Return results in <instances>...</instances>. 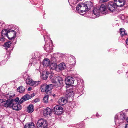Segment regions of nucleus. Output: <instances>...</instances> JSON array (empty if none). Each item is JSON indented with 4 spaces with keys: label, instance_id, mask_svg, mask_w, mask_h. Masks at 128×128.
I'll return each mask as SVG.
<instances>
[{
    "label": "nucleus",
    "instance_id": "obj_36",
    "mask_svg": "<svg viewBox=\"0 0 128 128\" xmlns=\"http://www.w3.org/2000/svg\"><path fill=\"white\" fill-rule=\"evenodd\" d=\"M109 0H100V2L101 3L105 2L108 1Z\"/></svg>",
    "mask_w": 128,
    "mask_h": 128
},
{
    "label": "nucleus",
    "instance_id": "obj_25",
    "mask_svg": "<svg viewBox=\"0 0 128 128\" xmlns=\"http://www.w3.org/2000/svg\"><path fill=\"white\" fill-rule=\"evenodd\" d=\"M12 43V42L10 41L6 42L4 43V46L6 47V48L7 49L8 48L10 47Z\"/></svg>",
    "mask_w": 128,
    "mask_h": 128
},
{
    "label": "nucleus",
    "instance_id": "obj_26",
    "mask_svg": "<svg viewBox=\"0 0 128 128\" xmlns=\"http://www.w3.org/2000/svg\"><path fill=\"white\" fill-rule=\"evenodd\" d=\"M54 86V84H51L48 85H47L46 84V87L47 92H48V91L52 89L53 88Z\"/></svg>",
    "mask_w": 128,
    "mask_h": 128
},
{
    "label": "nucleus",
    "instance_id": "obj_35",
    "mask_svg": "<svg viewBox=\"0 0 128 128\" xmlns=\"http://www.w3.org/2000/svg\"><path fill=\"white\" fill-rule=\"evenodd\" d=\"M39 99L38 98H36L34 100V101L36 103L39 102Z\"/></svg>",
    "mask_w": 128,
    "mask_h": 128
},
{
    "label": "nucleus",
    "instance_id": "obj_20",
    "mask_svg": "<svg viewBox=\"0 0 128 128\" xmlns=\"http://www.w3.org/2000/svg\"><path fill=\"white\" fill-rule=\"evenodd\" d=\"M85 4L86 5V6L87 7V9L88 10L89 8H90L93 6L92 3L90 1H87L85 2Z\"/></svg>",
    "mask_w": 128,
    "mask_h": 128
},
{
    "label": "nucleus",
    "instance_id": "obj_27",
    "mask_svg": "<svg viewBox=\"0 0 128 128\" xmlns=\"http://www.w3.org/2000/svg\"><path fill=\"white\" fill-rule=\"evenodd\" d=\"M27 112L30 113L32 112V104L30 105L27 108Z\"/></svg>",
    "mask_w": 128,
    "mask_h": 128
},
{
    "label": "nucleus",
    "instance_id": "obj_11",
    "mask_svg": "<svg viewBox=\"0 0 128 128\" xmlns=\"http://www.w3.org/2000/svg\"><path fill=\"white\" fill-rule=\"evenodd\" d=\"M18 102H13V104L12 105V108L13 110H20L22 107L20 104H18Z\"/></svg>",
    "mask_w": 128,
    "mask_h": 128
},
{
    "label": "nucleus",
    "instance_id": "obj_4",
    "mask_svg": "<svg viewBox=\"0 0 128 128\" xmlns=\"http://www.w3.org/2000/svg\"><path fill=\"white\" fill-rule=\"evenodd\" d=\"M36 125L38 128H46L48 126V123L46 120L41 118L38 121Z\"/></svg>",
    "mask_w": 128,
    "mask_h": 128
},
{
    "label": "nucleus",
    "instance_id": "obj_8",
    "mask_svg": "<svg viewBox=\"0 0 128 128\" xmlns=\"http://www.w3.org/2000/svg\"><path fill=\"white\" fill-rule=\"evenodd\" d=\"M65 81L66 85L71 86L72 85L74 84V79L72 77L68 76L65 78Z\"/></svg>",
    "mask_w": 128,
    "mask_h": 128
},
{
    "label": "nucleus",
    "instance_id": "obj_46",
    "mask_svg": "<svg viewBox=\"0 0 128 128\" xmlns=\"http://www.w3.org/2000/svg\"><path fill=\"white\" fill-rule=\"evenodd\" d=\"M36 58V57H34V58Z\"/></svg>",
    "mask_w": 128,
    "mask_h": 128
},
{
    "label": "nucleus",
    "instance_id": "obj_16",
    "mask_svg": "<svg viewBox=\"0 0 128 128\" xmlns=\"http://www.w3.org/2000/svg\"><path fill=\"white\" fill-rule=\"evenodd\" d=\"M66 94L67 97H69L72 96H73L74 92L71 89L67 90H66Z\"/></svg>",
    "mask_w": 128,
    "mask_h": 128
},
{
    "label": "nucleus",
    "instance_id": "obj_38",
    "mask_svg": "<svg viewBox=\"0 0 128 128\" xmlns=\"http://www.w3.org/2000/svg\"><path fill=\"white\" fill-rule=\"evenodd\" d=\"M32 89V88L31 87H30V88H29L28 89V91H30Z\"/></svg>",
    "mask_w": 128,
    "mask_h": 128
},
{
    "label": "nucleus",
    "instance_id": "obj_32",
    "mask_svg": "<svg viewBox=\"0 0 128 128\" xmlns=\"http://www.w3.org/2000/svg\"><path fill=\"white\" fill-rule=\"evenodd\" d=\"M48 72H47L46 73V74H43L42 75V77L43 79L44 80H46L48 78Z\"/></svg>",
    "mask_w": 128,
    "mask_h": 128
},
{
    "label": "nucleus",
    "instance_id": "obj_41",
    "mask_svg": "<svg viewBox=\"0 0 128 128\" xmlns=\"http://www.w3.org/2000/svg\"><path fill=\"white\" fill-rule=\"evenodd\" d=\"M118 120L117 119H115V122H117Z\"/></svg>",
    "mask_w": 128,
    "mask_h": 128
},
{
    "label": "nucleus",
    "instance_id": "obj_42",
    "mask_svg": "<svg viewBox=\"0 0 128 128\" xmlns=\"http://www.w3.org/2000/svg\"><path fill=\"white\" fill-rule=\"evenodd\" d=\"M126 120H127V122H128V117L127 118Z\"/></svg>",
    "mask_w": 128,
    "mask_h": 128
},
{
    "label": "nucleus",
    "instance_id": "obj_33",
    "mask_svg": "<svg viewBox=\"0 0 128 128\" xmlns=\"http://www.w3.org/2000/svg\"><path fill=\"white\" fill-rule=\"evenodd\" d=\"M25 101H26V100H24V99L22 97L19 101L18 103L20 104L23 103Z\"/></svg>",
    "mask_w": 128,
    "mask_h": 128
},
{
    "label": "nucleus",
    "instance_id": "obj_5",
    "mask_svg": "<svg viewBox=\"0 0 128 128\" xmlns=\"http://www.w3.org/2000/svg\"><path fill=\"white\" fill-rule=\"evenodd\" d=\"M85 3H80L78 4L76 7V10L79 12L83 13L88 10L87 7Z\"/></svg>",
    "mask_w": 128,
    "mask_h": 128
},
{
    "label": "nucleus",
    "instance_id": "obj_7",
    "mask_svg": "<svg viewBox=\"0 0 128 128\" xmlns=\"http://www.w3.org/2000/svg\"><path fill=\"white\" fill-rule=\"evenodd\" d=\"M54 114L56 115H59L61 114L62 112L63 109L62 107L58 105L56 106L54 108Z\"/></svg>",
    "mask_w": 128,
    "mask_h": 128
},
{
    "label": "nucleus",
    "instance_id": "obj_19",
    "mask_svg": "<svg viewBox=\"0 0 128 128\" xmlns=\"http://www.w3.org/2000/svg\"><path fill=\"white\" fill-rule=\"evenodd\" d=\"M26 83L28 85L32 86V79L31 77L28 76L26 80Z\"/></svg>",
    "mask_w": 128,
    "mask_h": 128
},
{
    "label": "nucleus",
    "instance_id": "obj_45",
    "mask_svg": "<svg viewBox=\"0 0 128 128\" xmlns=\"http://www.w3.org/2000/svg\"><path fill=\"white\" fill-rule=\"evenodd\" d=\"M34 96V95H33L32 94V96Z\"/></svg>",
    "mask_w": 128,
    "mask_h": 128
},
{
    "label": "nucleus",
    "instance_id": "obj_28",
    "mask_svg": "<svg viewBox=\"0 0 128 128\" xmlns=\"http://www.w3.org/2000/svg\"><path fill=\"white\" fill-rule=\"evenodd\" d=\"M49 96L48 95L45 96L43 99V101L44 102L46 103H48V98Z\"/></svg>",
    "mask_w": 128,
    "mask_h": 128
},
{
    "label": "nucleus",
    "instance_id": "obj_23",
    "mask_svg": "<svg viewBox=\"0 0 128 128\" xmlns=\"http://www.w3.org/2000/svg\"><path fill=\"white\" fill-rule=\"evenodd\" d=\"M17 91L20 93L24 92L25 90V88L24 87L22 86H20L18 87L17 89Z\"/></svg>",
    "mask_w": 128,
    "mask_h": 128
},
{
    "label": "nucleus",
    "instance_id": "obj_48",
    "mask_svg": "<svg viewBox=\"0 0 128 128\" xmlns=\"http://www.w3.org/2000/svg\"><path fill=\"white\" fill-rule=\"evenodd\" d=\"M32 112H33V110H32Z\"/></svg>",
    "mask_w": 128,
    "mask_h": 128
},
{
    "label": "nucleus",
    "instance_id": "obj_21",
    "mask_svg": "<svg viewBox=\"0 0 128 128\" xmlns=\"http://www.w3.org/2000/svg\"><path fill=\"white\" fill-rule=\"evenodd\" d=\"M58 67L60 70H63L66 67L65 64L64 62H62L58 65Z\"/></svg>",
    "mask_w": 128,
    "mask_h": 128
},
{
    "label": "nucleus",
    "instance_id": "obj_18",
    "mask_svg": "<svg viewBox=\"0 0 128 128\" xmlns=\"http://www.w3.org/2000/svg\"><path fill=\"white\" fill-rule=\"evenodd\" d=\"M50 62L49 59L46 58L43 60V64L44 66H48Z\"/></svg>",
    "mask_w": 128,
    "mask_h": 128
},
{
    "label": "nucleus",
    "instance_id": "obj_39",
    "mask_svg": "<svg viewBox=\"0 0 128 128\" xmlns=\"http://www.w3.org/2000/svg\"><path fill=\"white\" fill-rule=\"evenodd\" d=\"M126 44L128 45V38L126 39Z\"/></svg>",
    "mask_w": 128,
    "mask_h": 128
},
{
    "label": "nucleus",
    "instance_id": "obj_17",
    "mask_svg": "<svg viewBox=\"0 0 128 128\" xmlns=\"http://www.w3.org/2000/svg\"><path fill=\"white\" fill-rule=\"evenodd\" d=\"M93 13L94 15L98 17L99 16L100 13L99 8H95L93 11Z\"/></svg>",
    "mask_w": 128,
    "mask_h": 128
},
{
    "label": "nucleus",
    "instance_id": "obj_30",
    "mask_svg": "<svg viewBox=\"0 0 128 128\" xmlns=\"http://www.w3.org/2000/svg\"><path fill=\"white\" fill-rule=\"evenodd\" d=\"M26 100H29L31 98V96L29 94H26L23 97Z\"/></svg>",
    "mask_w": 128,
    "mask_h": 128
},
{
    "label": "nucleus",
    "instance_id": "obj_44",
    "mask_svg": "<svg viewBox=\"0 0 128 128\" xmlns=\"http://www.w3.org/2000/svg\"><path fill=\"white\" fill-rule=\"evenodd\" d=\"M32 126H33V127H32V128H34V124Z\"/></svg>",
    "mask_w": 128,
    "mask_h": 128
},
{
    "label": "nucleus",
    "instance_id": "obj_31",
    "mask_svg": "<svg viewBox=\"0 0 128 128\" xmlns=\"http://www.w3.org/2000/svg\"><path fill=\"white\" fill-rule=\"evenodd\" d=\"M24 128H32V123H29L26 124L25 125Z\"/></svg>",
    "mask_w": 128,
    "mask_h": 128
},
{
    "label": "nucleus",
    "instance_id": "obj_14",
    "mask_svg": "<svg viewBox=\"0 0 128 128\" xmlns=\"http://www.w3.org/2000/svg\"><path fill=\"white\" fill-rule=\"evenodd\" d=\"M15 95V94L14 93L12 92H10L6 95V97L8 99H10V98H14Z\"/></svg>",
    "mask_w": 128,
    "mask_h": 128
},
{
    "label": "nucleus",
    "instance_id": "obj_12",
    "mask_svg": "<svg viewBox=\"0 0 128 128\" xmlns=\"http://www.w3.org/2000/svg\"><path fill=\"white\" fill-rule=\"evenodd\" d=\"M67 101L66 98L65 97H61L60 98L58 101V102L60 105H63L67 102Z\"/></svg>",
    "mask_w": 128,
    "mask_h": 128
},
{
    "label": "nucleus",
    "instance_id": "obj_2",
    "mask_svg": "<svg viewBox=\"0 0 128 128\" xmlns=\"http://www.w3.org/2000/svg\"><path fill=\"white\" fill-rule=\"evenodd\" d=\"M19 98H16L15 99H12L11 100L8 99L6 100H4L2 99H0V104L4 106L7 107L12 108L13 102H18Z\"/></svg>",
    "mask_w": 128,
    "mask_h": 128
},
{
    "label": "nucleus",
    "instance_id": "obj_43",
    "mask_svg": "<svg viewBox=\"0 0 128 128\" xmlns=\"http://www.w3.org/2000/svg\"><path fill=\"white\" fill-rule=\"evenodd\" d=\"M29 65L30 66H32V63H31L30 64H29Z\"/></svg>",
    "mask_w": 128,
    "mask_h": 128
},
{
    "label": "nucleus",
    "instance_id": "obj_13",
    "mask_svg": "<svg viewBox=\"0 0 128 128\" xmlns=\"http://www.w3.org/2000/svg\"><path fill=\"white\" fill-rule=\"evenodd\" d=\"M48 66L49 67L50 70L52 69V70H57V64L53 62L52 61L50 62Z\"/></svg>",
    "mask_w": 128,
    "mask_h": 128
},
{
    "label": "nucleus",
    "instance_id": "obj_22",
    "mask_svg": "<svg viewBox=\"0 0 128 128\" xmlns=\"http://www.w3.org/2000/svg\"><path fill=\"white\" fill-rule=\"evenodd\" d=\"M40 89L42 92H48L46 87V84H45L42 85Z\"/></svg>",
    "mask_w": 128,
    "mask_h": 128
},
{
    "label": "nucleus",
    "instance_id": "obj_9",
    "mask_svg": "<svg viewBox=\"0 0 128 128\" xmlns=\"http://www.w3.org/2000/svg\"><path fill=\"white\" fill-rule=\"evenodd\" d=\"M52 110L50 108H48L45 109L43 111V114L45 117H48L51 116Z\"/></svg>",
    "mask_w": 128,
    "mask_h": 128
},
{
    "label": "nucleus",
    "instance_id": "obj_40",
    "mask_svg": "<svg viewBox=\"0 0 128 128\" xmlns=\"http://www.w3.org/2000/svg\"><path fill=\"white\" fill-rule=\"evenodd\" d=\"M125 128H128V124H126Z\"/></svg>",
    "mask_w": 128,
    "mask_h": 128
},
{
    "label": "nucleus",
    "instance_id": "obj_3",
    "mask_svg": "<svg viewBox=\"0 0 128 128\" xmlns=\"http://www.w3.org/2000/svg\"><path fill=\"white\" fill-rule=\"evenodd\" d=\"M2 35L3 36H6L9 39L12 40L14 38L16 34L14 30H10L8 31L7 29H4L2 31Z\"/></svg>",
    "mask_w": 128,
    "mask_h": 128
},
{
    "label": "nucleus",
    "instance_id": "obj_29",
    "mask_svg": "<svg viewBox=\"0 0 128 128\" xmlns=\"http://www.w3.org/2000/svg\"><path fill=\"white\" fill-rule=\"evenodd\" d=\"M39 81H36L32 80V88L38 86L39 84Z\"/></svg>",
    "mask_w": 128,
    "mask_h": 128
},
{
    "label": "nucleus",
    "instance_id": "obj_6",
    "mask_svg": "<svg viewBox=\"0 0 128 128\" xmlns=\"http://www.w3.org/2000/svg\"><path fill=\"white\" fill-rule=\"evenodd\" d=\"M117 7L114 2H110L108 5V9L110 12L116 14L118 12L116 10Z\"/></svg>",
    "mask_w": 128,
    "mask_h": 128
},
{
    "label": "nucleus",
    "instance_id": "obj_1",
    "mask_svg": "<svg viewBox=\"0 0 128 128\" xmlns=\"http://www.w3.org/2000/svg\"><path fill=\"white\" fill-rule=\"evenodd\" d=\"M54 73H52L49 76L51 82L54 83V86L56 88L60 86L62 83V78L57 76H53Z\"/></svg>",
    "mask_w": 128,
    "mask_h": 128
},
{
    "label": "nucleus",
    "instance_id": "obj_15",
    "mask_svg": "<svg viewBox=\"0 0 128 128\" xmlns=\"http://www.w3.org/2000/svg\"><path fill=\"white\" fill-rule=\"evenodd\" d=\"M99 10L102 14H104L106 12V8L104 5H102L100 7Z\"/></svg>",
    "mask_w": 128,
    "mask_h": 128
},
{
    "label": "nucleus",
    "instance_id": "obj_24",
    "mask_svg": "<svg viewBox=\"0 0 128 128\" xmlns=\"http://www.w3.org/2000/svg\"><path fill=\"white\" fill-rule=\"evenodd\" d=\"M126 31L124 29L121 28L120 29V34L122 36L127 35V33H126Z\"/></svg>",
    "mask_w": 128,
    "mask_h": 128
},
{
    "label": "nucleus",
    "instance_id": "obj_10",
    "mask_svg": "<svg viewBox=\"0 0 128 128\" xmlns=\"http://www.w3.org/2000/svg\"><path fill=\"white\" fill-rule=\"evenodd\" d=\"M114 3L117 7H122L125 4L124 0H114Z\"/></svg>",
    "mask_w": 128,
    "mask_h": 128
},
{
    "label": "nucleus",
    "instance_id": "obj_37",
    "mask_svg": "<svg viewBox=\"0 0 128 128\" xmlns=\"http://www.w3.org/2000/svg\"><path fill=\"white\" fill-rule=\"evenodd\" d=\"M121 18L122 20H124L125 18V17L123 15H122L121 16Z\"/></svg>",
    "mask_w": 128,
    "mask_h": 128
},
{
    "label": "nucleus",
    "instance_id": "obj_34",
    "mask_svg": "<svg viewBox=\"0 0 128 128\" xmlns=\"http://www.w3.org/2000/svg\"><path fill=\"white\" fill-rule=\"evenodd\" d=\"M49 46H50L49 45L47 46V45L45 44L44 45L45 50L47 51H48V50L50 48Z\"/></svg>",
    "mask_w": 128,
    "mask_h": 128
},
{
    "label": "nucleus",
    "instance_id": "obj_47",
    "mask_svg": "<svg viewBox=\"0 0 128 128\" xmlns=\"http://www.w3.org/2000/svg\"><path fill=\"white\" fill-rule=\"evenodd\" d=\"M51 42H52V40H51Z\"/></svg>",
    "mask_w": 128,
    "mask_h": 128
}]
</instances>
